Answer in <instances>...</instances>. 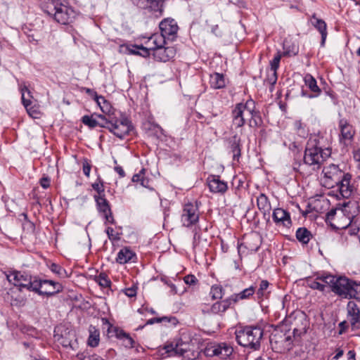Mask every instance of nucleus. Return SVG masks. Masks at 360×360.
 <instances>
[{
	"mask_svg": "<svg viewBox=\"0 0 360 360\" xmlns=\"http://www.w3.org/2000/svg\"><path fill=\"white\" fill-rule=\"evenodd\" d=\"M304 82L307 87L314 94L308 96V98H313L317 97L321 92V89L318 86L316 80L310 75H307L304 77Z\"/></svg>",
	"mask_w": 360,
	"mask_h": 360,
	"instance_id": "nucleus-26",
	"label": "nucleus"
},
{
	"mask_svg": "<svg viewBox=\"0 0 360 360\" xmlns=\"http://www.w3.org/2000/svg\"><path fill=\"white\" fill-rule=\"evenodd\" d=\"M95 281L98 283L99 285L103 288L110 287L111 284L110 280L105 273H101L99 275L96 276Z\"/></svg>",
	"mask_w": 360,
	"mask_h": 360,
	"instance_id": "nucleus-37",
	"label": "nucleus"
},
{
	"mask_svg": "<svg viewBox=\"0 0 360 360\" xmlns=\"http://www.w3.org/2000/svg\"><path fill=\"white\" fill-rule=\"evenodd\" d=\"M272 218L278 226H282L285 228H290L292 226L290 214L282 208L274 209L272 213Z\"/></svg>",
	"mask_w": 360,
	"mask_h": 360,
	"instance_id": "nucleus-16",
	"label": "nucleus"
},
{
	"mask_svg": "<svg viewBox=\"0 0 360 360\" xmlns=\"http://www.w3.org/2000/svg\"><path fill=\"white\" fill-rule=\"evenodd\" d=\"M267 82L274 86L276 81H277V72L276 71H273V70H270L269 72H268V77H267Z\"/></svg>",
	"mask_w": 360,
	"mask_h": 360,
	"instance_id": "nucleus-49",
	"label": "nucleus"
},
{
	"mask_svg": "<svg viewBox=\"0 0 360 360\" xmlns=\"http://www.w3.org/2000/svg\"><path fill=\"white\" fill-rule=\"evenodd\" d=\"M94 199L96 202L97 208L102 214L111 211L110 203L106 200L105 195H94Z\"/></svg>",
	"mask_w": 360,
	"mask_h": 360,
	"instance_id": "nucleus-30",
	"label": "nucleus"
},
{
	"mask_svg": "<svg viewBox=\"0 0 360 360\" xmlns=\"http://www.w3.org/2000/svg\"><path fill=\"white\" fill-rule=\"evenodd\" d=\"M240 138L237 134L232 136L230 141L231 149V152L233 153V157L234 160L238 159L240 157Z\"/></svg>",
	"mask_w": 360,
	"mask_h": 360,
	"instance_id": "nucleus-32",
	"label": "nucleus"
},
{
	"mask_svg": "<svg viewBox=\"0 0 360 360\" xmlns=\"http://www.w3.org/2000/svg\"><path fill=\"white\" fill-rule=\"evenodd\" d=\"M177 347V354L186 357L185 354L191 350L192 338L185 333L180 334L179 338L174 340Z\"/></svg>",
	"mask_w": 360,
	"mask_h": 360,
	"instance_id": "nucleus-15",
	"label": "nucleus"
},
{
	"mask_svg": "<svg viewBox=\"0 0 360 360\" xmlns=\"http://www.w3.org/2000/svg\"><path fill=\"white\" fill-rule=\"evenodd\" d=\"M82 360H102L98 359L96 356L94 355H89L88 354H82Z\"/></svg>",
	"mask_w": 360,
	"mask_h": 360,
	"instance_id": "nucleus-64",
	"label": "nucleus"
},
{
	"mask_svg": "<svg viewBox=\"0 0 360 360\" xmlns=\"http://www.w3.org/2000/svg\"><path fill=\"white\" fill-rule=\"evenodd\" d=\"M44 11L63 25L72 22L76 16L74 9L60 0H48L44 6Z\"/></svg>",
	"mask_w": 360,
	"mask_h": 360,
	"instance_id": "nucleus-4",
	"label": "nucleus"
},
{
	"mask_svg": "<svg viewBox=\"0 0 360 360\" xmlns=\"http://www.w3.org/2000/svg\"><path fill=\"white\" fill-rule=\"evenodd\" d=\"M95 99L103 114H105L108 116H115L114 108L111 105L110 103L103 96H96Z\"/></svg>",
	"mask_w": 360,
	"mask_h": 360,
	"instance_id": "nucleus-25",
	"label": "nucleus"
},
{
	"mask_svg": "<svg viewBox=\"0 0 360 360\" xmlns=\"http://www.w3.org/2000/svg\"><path fill=\"white\" fill-rule=\"evenodd\" d=\"M58 341L63 347H70L74 349L76 342L75 333L72 330L65 331L64 335H61L60 337L58 338Z\"/></svg>",
	"mask_w": 360,
	"mask_h": 360,
	"instance_id": "nucleus-24",
	"label": "nucleus"
},
{
	"mask_svg": "<svg viewBox=\"0 0 360 360\" xmlns=\"http://www.w3.org/2000/svg\"><path fill=\"white\" fill-rule=\"evenodd\" d=\"M103 216L105 219V224L110 223L111 224H114L115 223L112 211H110L106 214H103Z\"/></svg>",
	"mask_w": 360,
	"mask_h": 360,
	"instance_id": "nucleus-58",
	"label": "nucleus"
},
{
	"mask_svg": "<svg viewBox=\"0 0 360 360\" xmlns=\"http://www.w3.org/2000/svg\"><path fill=\"white\" fill-rule=\"evenodd\" d=\"M281 59V53L278 51L274 58L270 61V70L277 71Z\"/></svg>",
	"mask_w": 360,
	"mask_h": 360,
	"instance_id": "nucleus-43",
	"label": "nucleus"
},
{
	"mask_svg": "<svg viewBox=\"0 0 360 360\" xmlns=\"http://www.w3.org/2000/svg\"><path fill=\"white\" fill-rule=\"evenodd\" d=\"M269 285L270 283L266 280H262L260 282L259 288L256 292L258 300L262 299L263 297H267L270 293V291L268 290Z\"/></svg>",
	"mask_w": 360,
	"mask_h": 360,
	"instance_id": "nucleus-35",
	"label": "nucleus"
},
{
	"mask_svg": "<svg viewBox=\"0 0 360 360\" xmlns=\"http://www.w3.org/2000/svg\"><path fill=\"white\" fill-rule=\"evenodd\" d=\"M94 115H84L82 117V122L84 124L88 126L89 128H95L98 127V120L93 117Z\"/></svg>",
	"mask_w": 360,
	"mask_h": 360,
	"instance_id": "nucleus-39",
	"label": "nucleus"
},
{
	"mask_svg": "<svg viewBox=\"0 0 360 360\" xmlns=\"http://www.w3.org/2000/svg\"><path fill=\"white\" fill-rule=\"evenodd\" d=\"M344 354V350L340 347L335 349V355L331 359V360H338Z\"/></svg>",
	"mask_w": 360,
	"mask_h": 360,
	"instance_id": "nucleus-63",
	"label": "nucleus"
},
{
	"mask_svg": "<svg viewBox=\"0 0 360 360\" xmlns=\"http://www.w3.org/2000/svg\"><path fill=\"white\" fill-rule=\"evenodd\" d=\"M6 276L9 283H13L15 286L19 287V290L26 288L31 278V276L18 271H13L8 274H6Z\"/></svg>",
	"mask_w": 360,
	"mask_h": 360,
	"instance_id": "nucleus-13",
	"label": "nucleus"
},
{
	"mask_svg": "<svg viewBox=\"0 0 360 360\" xmlns=\"http://www.w3.org/2000/svg\"><path fill=\"white\" fill-rule=\"evenodd\" d=\"M347 317L353 330L360 328V309L354 301H349L347 305Z\"/></svg>",
	"mask_w": 360,
	"mask_h": 360,
	"instance_id": "nucleus-14",
	"label": "nucleus"
},
{
	"mask_svg": "<svg viewBox=\"0 0 360 360\" xmlns=\"http://www.w3.org/2000/svg\"><path fill=\"white\" fill-rule=\"evenodd\" d=\"M330 149H323L320 146V141L317 136H311L308 140L303 158L304 164L317 170L321 168L323 162L330 157Z\"/></svg>",
	"mask_w": 360,
	"mask_h": 360,
	"instance_id": "nucleus-1",
	"label": "nucleus"
},
{
	"mask_svg": "<svg viewBox=\"0 0 360 360\" xmlns=\"http://www.w3.org/2000/svg\"><path fill=\"white\" fill-rule=\"evenodd\" d=\"M92 188L97 192V195H105L103 182L100 178L92 184Z\"/></svg>",
	"mask_w": 360,
	"mask_h": 360,
	"instance_id": "nucleus-44",
	"label": "nucleus"
},
{
	"mask_svg": "<svg viewBox=\"0 0 360 360\" xmlns=\"http://www.w3.org/2000/svg\"><path fill=\"white\" fill-rule=\"evenodd\" d=\"M184 282L188 285H195L198 282V279L193 274L187 275L184 278Z\"/></svg>",
	"mask_w": 360,
	"mask_h": 360,
	"instance_id": "nucleus-54",
	"label": "nucleus"
},
{
	"mask_svg": "<svg viewBox=\"0 0 360 360\" xmlns=\"http://www.w3.org/2000/svg\"><path fill=\"white\" fill-rule=\"evenodd\" d=\"M113 330L116 338L122 340H123L125 338H127V335H129V333H127L123 330L118 328H114Z\"/></svg>",
	"mask_w": 360,
	"mask_h": 360,
	"instance_id": "nucleus-53",
	"label": "nucleus"
},
{
	"mask_svg": "<svg viewBox=\"0 0 360 360\" xmlns=\"http://www.w3.org/2000/svg\"><path fill=\"white\" fill-rule=\"evenodd\" d=\"M136 259V254L133 251L128 248H124L117 253L116 262L124 264L129 262H134Z\"/></svg>",
	"mask_w": 360,
	"mask_h": 360,
	"instance_id": "nucleus-21",
	"label": "nucleus"
},
{
	"mask_svg": "<svg viewBox=\"0 0 360 360\" xmlns=\"http://www.w3.org/2000/svg\"><path fill=\"white\" fill-rule=\"evenodd\" d=\"M113 116H108L107 120H98V127L105 128L109 130Z\"/></svg>",
	"mask_w": 360,
	"mask_h": 360,
	"instance_id": "nucleus-50",
	"label": "nucleus"
},
{
	"mask_svg": "<svg viewBox=\"0 0 360 360\" xmlns=\"http://www.w3.org/2000/svg\"><path fill=\"white\" fill-rule=\"evenodd\" d=\"M133 129L131 121L126 115L121 113L119 117H112L109 131L116 137L123 139L126 136L129 135Z\"/></svg>",
	"mask_w": 360,
	"mask_h": 360,
	"instance_id": "nucleus-7",
	"label": "nucleus"
},
{
	"mask_svg": "<svg viewBox=\"0 0 360 360\" xmlns=\"http://www.w3.org/2000/svg\"><path fill=\"white\" fill-rule=\"evenodd\" d=\"M207 184L210 191L212 193H224L228 188L226 182L221 180L219 176H210L207 178Z\"/></svg>",
	"mask_w": 360,
	"mask_h": 360,
	"instance_id": "nucleus-18",
	"label": "nucleus"
},
{
	"mask_svg": "<svg viewBox=\"0 0 360 360\" xmlns=\"http://www.w3.org/2000/svg\"><path fill=\"white\" fill-rule=\"evenodd\" d=\"M210 295L212 300L221 299L222 288L219 286H212L210 290Z\"/></svg>",
	"mask_w": 360,
	"mask_h": 360,
	"instance_id": "nucleus-45",
	"label": "nucleus"
},
{
	"mask_svg": "<svg viewBox=\"0 0 360 360\" xmlns=\"http://www.w3.org/2000/svg\"><path fill=\"white\" fill-rule=\"evenodd\" d=\"M108 236V238L110 240H119L120 239V236H118V233L117 234H115L114 232V229L111 227H108L106 229V231H105Z\"/></svg>",
	"mask_w": 360,
	"mask_h": 360,
	"instance_id": "nucleus-52",
	"label": "nucleus"
},
{
	"mask_svg": "<svg viewBox=\"0 0 360 360\" xmlns=\"http://www.w3.org/2000/svg\"><path fill=\"white\" fill-rule=\"evenodd\" d=\"M352 297L354 298L357 302H360V284H355L354 292L352 293Z\"/></svg>",
	"mask_w": 360,
	"mask_h": 360,
	"instance_id": "nucleus-56",
	"label": "nucleus"
},
{
	"mask_svg": "<svg viewBox=\"0 0 360 360\" xmlns=\"http://www.w3.org/2000/svg\"><path fill=\"white\" fill-rule=\"evenodd\" d=\"M349 226L357 231L360 229V217H353L349 222Z\"/></svg>",
	"mask_w": 360,
	"mask_h": 360,
	"instance_id": "nucleus-51",
	"label": "nucleus"
},
{
	"mask_svg": "<svg viewBox=\"0 0 360 360\" xmlns=\"http://www.w3.org/2000/svg\"><path fill=\"white\" fill-rule=\"evenodd\" d=\"M339 125L341 131L342 139L345 141L351 140L354 136L352 127L345 119L340 120Z\"/></svg>",
	"mask_w": 360,
	"mask_h": 360,
	"instance_id": "nucleus-29",
	"label": "nucleus"
},
{
	"mask_svg": "<svg viewBox=\"0 0 360 360\" xmlns=\"http://www.w3.org/2000/svg\"><path fill=\"white\" fill-rule=\"evenodd\" d=\"M323 174L326 179V183L333 186L336 182H340L341 177L345 174L338 165L331 164L323 169Z\"/></svg>",
	"mask_w": 360,
	"mask_h": 360,
	"instance_id": "nucleus-12",
	"label": "nucleus"
},
{
	"mask_svg": "<svg viewBox=\"0 0 360 360\" xmlns=\"http://www.w3.org/2000/svg\"><path fill=\"white\" fill-rule=\"evenodd\" d=\"M124 345L126 347H133L134 345V340L130 337L129 334L127 335V338H125L124 340Z\"/></svg>",
	"mask_w": 360,
	"mask_h": 360,
	"instance_id": "nucleus-61",
	"label": "nucleus"
},
{
	"mask_svg": "<svg viewBox=\"0 0 360 360\" xmlns=\"http://www.w3.org/2000/svg\"><path fill=\"white\" fill-rule=\"evenodd\" d=\"M210 86L214 89H222L226 86V79L223 74L214 72L210 75Z\"/></svg>",
	"mask_w": 360,
	"mask_h": 360,
	"instance_id": "nucleus-28",
	"label": "nucleus"
},
{
	"mask_svg": "<svg viewBox=\"0 0 360 360\" xmlns=\"http://www.w3.org/2000/svg\"><path fill=\"white\" fill-rule=\"evenodd\" d=\"M159 27L161 31V35L159 37L160 40L170 37L173 39L179 30L176 22L172 18L164 19L160 22Z\"/></svg>",
	"mask_w": 360,
	"mask_h": 360,
	"instance_id": "nucleus-11",
	"label": "nucleus"
},
{
	"mask_svg": "<svg viewBox=\"0 0 360 360\" xmlns=\"http://www.w3.org/2000/svg\"><path fill=\"white\" fill-rule=\"evenodd\" d=\"M319 276H318L316 277V281H313L310 284H309V287L312 289H314V290H318L321 292H324L326 290V288L327 287H328V285L323 283V281H321V280L318 279V277Z\"/></svg>",
	"mask_w": 360,
	"mask_h": 360,
	"instance_id": "nucleus-38",
	"label": "nucleus"
},
{
	"mask_svg": "<svg viewBox=\"0 0 360 360\" xmlns=\"http://www.w3.org/2000/svg\"><path fill=\"white\" fill-rule=\"evenodd\" d=\"M257 204L259 210L264 212V216L266 215V212L269 214V211L271 210V204L269 198L265 194L260 193V195L257 198Z\"/></svg>",
	"mask_w": 360,
	"mask_h": 360,
	"instance_id": "nucleus-31",
	"label": "nucleus"
},
{
	"mask_svg": "<svg viewBox=\"0 0 360 360\" xmlns=\"http://www.w3.org/2000/svg\"><path fill=\"white\" fill-rule=\"evenodd\" d=\"M311 238V233L306 228H299L296 231V238L303 244H307Z\"/></svg>",
	"mask_w": 360,
	"mask_h": 360,
	"instance_id": "nucleus-33",
	"label": "nucleus"
},
{
	"mask_svg": "<svg viewBox=\"0 0 360 360\" xmlns=\"http://www.w3.org/2000/svg\"><path fill=\"white\" fill-rule=\"evenodd\" d=\"M82 170L84 174L89 177L91 172V165L87 160H84L83 162Z\"/></svg>",
	"mask_w": 360,
	"mask_h": 360,
	"instance_id": "nucleus-55",
	"label": "nucleus"
},
{
	"mask_svg": "<svg viewBox=\"0 0 360 360\" xmlns=\"http://www.w3.org/2000/svg\"><path fill=\"white\" fill-rule=\"evenodd\" d=\"M163 349L165 350V353H167L169 356L178 355L177 347H176V342L174 340L172 342L165 345L163 347Z\"/></svg>",
	"mask_w": 360,
	"mask_h": 360,
	"instance_id": "nucleus-40",
	"label": "nucleus"
},
{
	"mask_svg": "<svg viewBox=\"0 0 360 360\" xmlns=\"http://www.w3.org/2000/svg\"><path fill=\"white\" fill-rule=\"evenodd\" d=\"M50 178L48 176L42 177L40 179V185L44 188H47L50 186Z\"/></svg>",
	"mask_w": 360,
	"mask_h": 360,
	"instance_id": "nucleus-60",
	"label": "nucleus"
},
{
	"mask_svg": "<svg viewBox=\"0 0 360 360\" xmlns=\"http://www.w3.org/2000/svg\"><path fill=\"white\" fill-rule=\"evenodd\" d=\"M160 319L162 322H169L171 323L172 325H176L178 323L177 319L174 316H162L160 317Z\"/></svg>",
	"mask_w": 360,
	"mask_h": 360,
	"instance_id": "nucleus-57",
	"label": "nucleus"
},
{
	"mask_svg": "<svg viewBox=\"0 0 360 360\" xmlns=\"http://www.w3.org/2000/svg\"><path fill=\"white\" fill-rule=\"evenodd\" d=\"M99 342V333L95 331L94 333L91 332L88 339V344L91 347H96Z\"/></svg>",
	"mask_w": 360,
	"mask_h": 360,
	"instance_id": "nucleus-46",
	"label": "nucleus"
},
{
	"mask_svg": "<svg viewBox=\"0 0 360 360\" xmlns=\"http://www.w3.org/2000/svg\"><path fill=\"white\" fill-rule=\"evenodd\" d=\"M255 292V288L253 286H250L245 290H243L240 293L232 296L231 298L232 299V302L236 303L238 300H244L250 297Z\"/></svg>",
	"mask_w": 360,
	"mask_h": 360,
	"instance_id": "nucleus-34",
	"label": "nucleus"
},
{
	"mask_svg": "<svg viewBox=\"0 0 360 360\" xmlns=\"http://www.w3.org/2000/svg\"><path fill=\"white\" fill-rule=\"evenodd\" d=\"M20 91H21V94H22V104L25 107V108L27 109V112L29 113H30V109L29 108V106L31 104V101L30 100L26 99L25 97V92L26 91L28 94V95H30V90L28 89V88L25 85H24L23 86H20Z\"/></svg>",
	"mask_w": 360,
	"mask_h": 360,
	"instance_id": "nucleus-41",
	"label": "nucleus"
},
{
	"mask_svg": "<svg viewBox=\"0 0 360 360\" xmlns=\"http://www.w3.org/2000/svg\"><path fill=\"white\" fill-rule=\"evenodd\" d=\"M26 289L30 291L37 292L39 295H53L62 290V286L59 283L51 280H34L30 278L27 283Z\"/></svg>",
	"mask_w": 360,
	"mask_h": 360,
	"instance_id": "nucleus-6",
	"label": "nucleus"
},
{
	"mask_svg": "<svg viewBox=\"0 0 360 360\" xmlns=\"http://www.w3.org/2000/svg\"><path fill=\"white\" fill-rule=\"evenodd\" d=\"M124 293L129 297H133L136 295V290L134 287L126 288Z\"/></svg>",
	"mask_w": 360,
	"mask_h": 360,
	"instance_id": "nucleus-62",
	"label": "nucleus"
},
{
	"mask_svg": "<svg viewBox=\"0 0 360 360\" xmlns=\"http://www.w3.org/2000/svg\"><path fill=\"white\" fill-rule=\"evenodd\" d=\"M144 172L145 169H142L138 174H134L132 176V181L135 183H140L141 185L144 184Z\"/></svg>",
	"mask_w": 360,
	"mask_h": 360,
	"instance_id": "nucleus-48",
	"label": "nucleus"
},
{
	"mask_svg": "<svg viewBox=\"0 0 360 360\" xmlns=\"http://www.w3.org/2000/svg\"><path fill=\"white\" fill-rule=\"evenodd\" d=\"M132 4L142 9L157 11L162 6V0H131Z\"/></svg>",
	"mask_w": 360,
	"mask_h": 360,
	"instance_id": "nucleus-20",
	"label": "nucleus"
},
{
	"mask_svg": "<svg viewBox=\"0 0 360 360\" xmlns=\"http://www.w3.org/2000/svg\"><path fill=\"white\" fill-rule=\"evenodd\" d=\"M200 212L198 203L188 202L184 205L181 216L183 226L191 227L199 221Z\"/></svg>",
	"mask_w": 360,
	"mask_h": 360,
	"instance_id": "nucleus-10",
	"label": "nucleus"
},
{
	"mask_svg": "<svg viewBox=\"0 0 360 360\" xmlns=\"http://www.w3.org/2000/svg\"><path fill=\"white\" fill-rule=\"evenodd\" d=\"M270 345L277 353H285L290 350L293 345V338L290 331L276 329L270 335Z\"/></svg>",
	"mask_w": 360,
	"mask_h": 360,
	"instance_id": "nucleus-5",
	"label": "nucleus"
},
{
	"mask_svg": "<svg viewBox=\"0 0 360 360\" xmlns=\"http://www.w3.org/2000/svg\"><path fill=\"white\" fill-rule=\"evenodd\" d=\"M252 110V100L249 99L245 103H237L231 112L233 124L238 128L245 124V116L248 115V112Z\"/></svg>",
	"mask_w": 360,
	"mask_h": 360,
	"instance_id": "nucleus-9",
	"label": "nucleus"
},
{
	"mask_svg": "<svg viewBox=\"0 0 360 360\" xmlns=\"http://www.w3.org/2000/svg\"><path fill=\"white\" fill-rule=\"evenodd\" d=\"M154 47L146 48L143 46H131V49H129V51L134 54H139L143 57H147L150 55V51H153Z\"/></svg>",
	"mask_w": 360,
	"mask_h": 360,
	"instance_id": "nucleus-36",
	"label": "nucleus"
},
{
	"mask_svg": "<svg viewBox=\"0 0 360 360\" xmlns=\"http://www.w3.org/2000/svg\"><path fill=\"white\" fill-rule=\"evenodd\" d=\"M233 352V347L227 342L209 344L207 345L204 351V353L207 356H217L224 360L230 358Z\"/></svg>",
	"mask_w": 360,
	"mask_h": 360,
	"instance_id": "nucleus-8",
	"label": "nucleus"
},
{
	"mask_svg": "<svg viewBox=\"0 0 360 360\" xmlns=\"http://www.w3.org/2000/svg\"><path fill=\"white\" fill-rule=\"evenodd\" d=\"M231 303V298L217 302L212 305L208 312L214 314H222L229 308Z\"/></svg>",
	"mask_w": 360,
	"mask_h": 360,
	"instance_id": "nucleus-23",
	"label": "nucleus"
},
{
	"mask_svg": "<svg viewBox=\"0 0 360 360\" xmlns=\"http://www.w3.org/2000/svg\"><path fill=\"white\" fill-rule=\"evenodd\" d=\"M150 129L154 131V134L157 137L162 134V129L158 124H150Z\"/></svg>",
	"mask_w": 360,
	"mask_h": 360,
	"instance_id": "nucleus-59",
	"label": "nucleus"
},
{
	"mask_svg": "<svg viewBox=\"0 0 360 360\" xmlns=\"http://www.w3.org/2000/svg\"><path fill=\"white\" fill-rule=\"evenodd\" d=\"M311 22L320 32L321 35V45L323 46L328 34L326 22L323 20L316 18L315 14L312 15Z\"/></svg>",
	"mask_w": 360,
	"mask_h": 360,
	"instance_id": "nucleus-22",
	"label": "nucleus"
},
{
	"mask_svg": "<svg viewBox=\"0 0 360 360\" xmlns=\"http://www.w3.org/2000/svg\"><path fill=\"white\" fill-rule=\"evenodd\" d=\"M50 269L52 272L58 275L60 277H66V271L57 264L53 263L50 266Z\"/></svg>",
	"mask_w": 360,
	"mask_h": 360,
	"instance_id": "nucleus-42",
	"label": "nucleus"
},
{
	"mask_svg": "<svg viewBox=\"0 0 360 360\" xmlns=\"http://www.w3.org/2000/svg\"><path fill=\"white\" fill-rule=\"evenodd\" d=\"M153 55L158 61L167 62L175 56V51L173 47H165L163 45H158L153 49Z\"/></svg>",
	"mask_w": 360,
	"mask_h": 360,
	"instance_id": "nucleus-17",
	"label": "nucleus"
},
{
	"mask_svg": "<svg viewBox=\"0 0 360 360\" xmlns=\"http://www.w3.org/2000/svg\"><path fill=\"white\" fill-rule=\"evenodd\" d=\"M351 179L352 175L349 173H346L341 177L340 182L335 184L339 187L340 194L343 198H349L352 193V186H350Z\"/></svg>",
	"mask_w": 360,
	"mask_h": 360,
	"instance_id": "nucleus-19",
	"label": "nucleus"
},
{
	"mask_svg": "<svg viewBox=\"0 0 360 360\" xmlns=\"http://www.w3.org/2000/svg\"><path fill=\"white\" fill-rule=\"evenodd\" d=\"M323 283L328 285V288L335 294L343 298H352V293L356 283L345 276H336L331 274H321L318 277Z\"/></svg>",
	"mask_w": 360,
	"mask_h": 360,
	"instance_id": "nucleus-3",
	"label": "nucleus"
},
{
	"mask_svg": "<svg viewBox=\"0 0 360 360\" xmlns=\"http://www.w3.org/2000/svg\"><path fill=\"white\" fill-rule=\"evenodd\" d=\"M251 238L253 241H256L257 243L254 245H252L250 243H249L248 242H246V246L247 248L251 250V251H254V252H256L257 251V250L259 249V237L256 234H253L251 236Z\"/></svg>",
	"mask_w": 360,
	"mask_h": 360,
	"instance_id": "nucleus-47",
	"label": "nucleus"
},
{
	"mask_svg": "<svg viewBox=\"0 0 360 360\" xmlns=\"http://www.w3.org/2000/svg\"><path fill=\"white\" fill-rule=\"evenodd\" d=\"M263 335L264 330L259 326H246L236 331L237 342L253 350L259 349Z\"/></svg>",
	"mask_w": 360,
	"mask_h": 360,
	"instance_id": "nucleus-2",
	"label": "nucleus"
},
{
	"mask_svg": "<svg viewBox=\"0 0 360 360\" xmlns=\"http://www.w3.org/2000/svg\"><path fill=\"white\" fill-rule=\"evenodd\" d=\"M248 115L250 116V119L248 121V125L250 127H258L262 124V120L260 116L259 111L256 110L255 103L252 100V110L248 112Z\"/></svg>",
	"mask_w": 360,
	"mask_h": 360,
	"instance_id": "nucleus-27",
	"label": "nucleus"
}]
</instances>
